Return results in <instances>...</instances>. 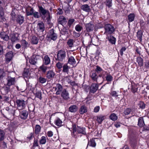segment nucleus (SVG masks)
<instances>
[{"mask_svg": "<svg viewBox=\"0 0 149 149\" xmlns=\"http://www.w3.org/2000/svg\"><path fill=\"white\" fill-rule=\"evenodd\" d=\"M105 4L106 7L109 8H110L112 5V0H106Z\"/></svg>", "mask_w": 149, "mask_h": 149, "instance_id": "nucleus-48", "label": "nucleus"}, {"mask_svg": "<svg viewBox=\"0 0 149 149\" xmlns=\"http://www.w3.org/2000/svg\"><path fill=\"white\" fill-rule=\"evenodd\" d=\"M87 111V107L85 105L81 106L79 109V112L81 114L83 115Z\"/></svg>", "mask_w": 149, "mask_h": 149, "instance_id": "nucleus-31", "label": "nucleus"}, {"mask_svg": "<svg viewBox=\"0 0 149 149\" xmlns=\"http://www.w3.org/2000/svg\"><path fill=\"white\" fill-rule=\"evenodd\" d=\"M38 81L41 84H43L46 82L47 79L42 77H40L38 79Z\"/></svg>", "mask_w": 149, "mask_h": 149, "instance_id": "nucleus-55", "label": "nucleus"}, {"mask_svg": "<svg viewBox=\"0 0 149 149\" xmlns=\"http://www.w3.org/2000/svg\"><path fill=\"white\" fill-rule=\"evenodd\" d=\"M53 89H54L56 91V95H60L61 93L63 91V89L62 86L60 84H57L56 87H53Z\"/></svg>", "mask_w": 149, "mask_h": 149, "instance_id": "nucleus-14", "label": "nucleus"}, {"mask_svg": "<svg viewBox=\"0 0 149 149\" xmlns=\"http://www.w3.org/2000/svg\"><path fill=\"white\" fill-rule=\"evenodd\" d=\"M5 56L6 63H8L9 62V53L8 52L7 53Z\"/></svg>", "mask_w": 149, "mask_h": 149, "instance_id": "nucleus-64", "label": "nucleus"}, {"mask_svg": "<svg viewBox=\"0 0 149 149\" xmlns=\"http://www.w3.org/2000/svg\"><path fill=\"white\" fill-rule=\"evenodd\" d=\"M132 88L131 89V91L133 93H135L137 91L138 88L136 87L133 86L132 84Z\"/></svg>", "mask_w": 149, "mask_h": 149, "instance_id": "nucleus-60", "label": "nucleus"}, {"mask_svg": "<svg viewBox=\"0 0 149 149\" xmlns=\"http://www.w3.org/2000/svg\"><path fill=\"white\" fill-rule=\"evenodd\" d=\"M58 62L56 64V66L60 71L61 70V69L63 66V63H62L63 61H58Z\"/></svg>", "mask_w": 149, "mask_h": 149, "instance_id": "nucleus-47", "label": "nucleus"}, {"mask_svg": "<svg viewBox=\"0 0 149 149\" xmlns=\"http://www.w3.org/2000/svg\"><path fill=\"white\" fill-rule=\"evenodd\" d=\"M24 18L21 15H18L16 19L17 22L20 25L22 24L24 22Z\"/></svg>", "mask_w": 149, "mask_h": 149, "instance_id": "nucleus-36", "label": "nucleus"}, {"mask_svg": "<svg viewBox=\"0 0 149 149\" xmlns=\"http://www.w3.org/2000/svg\"><path fill=\"white\" fill-rule=\"evenodd\" d=\"M45 65V64H42L39 67V71L42 72L43 74L45 73L47 69V67Z\"/></svg>", "mask_w": 149, "mask_h": 149, "instance_id": "nucleus-35", "label": "nucleus"}, {"mask_svg": "<svg viewBox=\"0 0 149 149\" xmlns=\"http://www.w3.org/2000/svg\"><path fill=\"white\" fill-rule=\"evenodd\" d=\"M132 109L129 108H127L125 109L123 113L125 115H128L130 113L132 114Z\"/></svg>", "mask_w": 149, "mask_h": 149, "instance_id": "nucleus-44", "label": "nucleus"}, {"mask_svg": "<svg viewBox=\"0 0 149 149\" xmlns=\"http://www.w3.org/2000/svg\"><path fill=\"white\" fill-rule=\"evenodd\" d=\"M95 138H93L91 139L90 140H89V138L88 137V142L87 146V147L89 146H90L93 147H95L96 145V143L95 141Z\"/></svg>", "mask_w": 149, "mask_h": 149, "instance_id": "nucleus-20", "label": "nucleus"}, {"mask_svg": "<svg viewBox=\"0 0 149 149\" xmlns=\"http://www.w3.org/2000/svg\"><path fill=\"white\" fill-rule=\"evenodd\" d=\"M146 24L145 21L143 20L140 21V26L141 29L142 30L145 29H146Z\"/></svg>", "mask_w": 149, "mask_h": 149, "instance_id": "nucleus-43", "label": "nucleus"}, {"mask_svg": "<svg viewBox=\"0 0 149 149\" xmlns=\"http://www.w3.org/2000/svg\"><path fill=\"white\" fill-rule=\"evenodd\" d=\"M26 82V86L27 88L29 91L32 90V86L31 84L29 83V80H25Z\"/></svg>", "mask_w": 149, "mask_h": 149, "instance_id": "nucleus-58", "label": "nucleus"}, {"mask_svg": "<svg viewBox=\"0 0 149 149\" xmlns=\"http://www.w3.org/2000/svg\"><path fill=\"white\" fill-rule=\"evenodd\" d=\"M83 27L79 24H77L75 27L76 31L79 32H80L83 29Z\"/></svg>", "mask_w": 149, "mask_h": 149, "instance_id": "nucleus-53", "label": "nucleus"}, {"mask_svg": "<svg viewBox=\"0 0 149 149\" xmlns=\"http://www.w3.org/2000/svg\"><path fill=\"white\" fill-rule=\"evenodd\" d=\"M18 37L19 34L17 33H13V34L10 35V37L11 38L10 39L12 42H14L18 40Z\"/></svg>", "mask_w": 149, "mask_h": 149, "instance_id": "nucleus-23", "label": "nucleus"}, {"mask_svg": "<svg viewBox=\"0 0 149 149\" xmlns=\"http://www.w3.org/2000/svg\"><path fill=\"white\" fill-rule=\"evenodd\" d=\"M105 32L104 34L107 36L111 35L115 31V29L112 25L109 24H105L104 26Z\"/></svg>", "mask_w": 149, "mask_h": 149, "instance_id": "nucleus-4", "label": "nucleus"}, {"mask_svg": "<svg viewBox=\"0 0 149 149\" xmlns=\"http://www.w3.org/2000/svg\"><path fill=\"white\" fill-rule=\"evenodd\" d=\"M16 75L15 72L10 71V86L15 84Z\"/></svg>", "mask_w": 149, "mask_h": 149, "instance_id": "nucleus-16", "label": "nucleus"}, {"mask_svg": "<svg viewBox=\"0 0 149 149\" xmlns=\"http://www.w3.org/2000/svg\"><path fill=\"white\" fill-rule=\"evenodd\" d=\"M62 72L63 73L68 74L70 67L68 65L67 63L64 64L63 66Z\"/></svg>", "mask_w": 149, "mask_h": 149, "instance_id": "nucleus-37", "label": "nucleus"}, {"mask_svg": "<svg viewBox=\"0 0 149 149\" xmlns=\"http://www.w3.org/2000/svg\"><path fill=\"white\" fill-rule=\"evenodd\" d=\"M38 39L36 36H34L32 37L31 40V42L32 44H37L38 43Z\"/></svg>", "mask_w": 149, "mask_h": 149, "instance_id": "nucleus-46", "label": "nucleus"}, {"mask_svg": "<svg viewBox=\"0 0 149 149\" xmlns=\"http://www.w3.org/2000/svg\"><path fill=\"white\" fill-rule=\"evenodd\" d=\"M47 139H48L47 136H42L39 141L40 144L41 145L45 144L47 142Z\"/></svg>", "mask_w": 149, "mask_h": 149, "instance_id": "nucleus-34", "label": "nucleus"}, {"mask_svg": "<svg viewBox=\"0 0 149 149\" xmlns=\"http://www.w3.org/2000/svg\"><path fill=\"white\" fill-rule=\"evenodd\" d=\"M21 43L22 48L26 49L29 47V44L28 42L25 40H22L21 41Z\"/></svg>", "mask_w": 149, "mask_h": 149, "instance_id": "nucleus-40", "label": "nucleus"}, {"mask_svg": "<svg viewBox=\"0 0 149 149\" xmlns=\"http://www.w3.org/2000/svg\"><path fill=\"white\" fill-rule=\"evenodd\" d=\"M143 30L141 29H139L136 33V37L137 39L139 40L140 42H141L142 40Z\"/></svg>", "mask_w": 149, "mask_h": 149, "instance_id": "nucleus-21", "label": "nucleus"}, {"mask_svg": "<svg viewBox=\"0 0 149 149\" xmlns=\"http://www.w3.org/2000/svg\"><path fill=\"white\" fill-rule=\"evenodd\" d=\"M146 104L143 102L141 101L139 104V107L142 109H144L145 107Z\"/></svg>", "mask_w": 149, "mask_h": 149, "instance_id": "nucleus-61", "label": "nucleus"}, {"mask_svg": "<svg viewBox=\"0 0 149 149\" xmlns=\"http://www.w3.org/2000/svg\"><path fill=\"white\" fill-rule=\"evenodd\" d=\"M35 97L41 100L42 99V94L40 91L37 92L35 94Z\"/></svg>", "mask_w": 149, "mask_h": 149, "instance_id": "nucleus-57", "label": "nucleus"}, {"mask_svg": "<svg viewBox=\"0 0 149 149\" xmlns=\"http://www.w3.org/2000/svg\"><path fill=\"white\" fill-rule=\"evenodd\" d=\"M37 27L38 30L41 32H43L45 30L44 24L42 22L38 24Z\"/></svg>", "mask_w": 149, "mask_h": 149, "instance_id": "nucleus-30", "label": "nucleus"}, {"mask_svg": "<svg viewBox=\"0 0 149 149\" xmlns=\"http://www.w3.org/2000/svg\"><path fill=\"white\" fill-rule=\"evenodd\" d=\"M16 103L19 109H22L25 107L27 103V100L24 98H20L16 100Z\"/></svg>", "mask_w": 149, "mask_h": 149, "instance_id": "nucleus-5", "label": "nucleus"}, {"mask_svg": "<svg viewBox=\"0 0 149 149\" xmlns=\"http://www.w3.org/2000/svg\"><path fill=\"white\" fill-rule=\"evenodd\" d=\"M34 10L33 8H31L30 9H29L28 10H26V15L27 16H32Z\"/></svg>", "mask_w": 149, "mask_h": 149, "instance_id": "nucleus-45", "label": "nucleus"}, {"mask_svg": "<svg viewBox=\"0 0 149 149\" xmlns=\"http://www.w3.org/2000/svg\"><path fill=\"white\" fill-rule=\"evenodd\" d=\"M78 109V107L76 105H71L68 108V111L72 113H75Z\"/></svg>", "mask_w": 149, "mask_h": 149, "instance_id": "nucleus-25", "label": "nucleus"}, {"mask_svg": "<svg viewBox=\"0 0 149 149\" xmlns=\"http://www.w3.org/2000/svg\"><path fill=\"white\" fill-rule=\"evenodd\" d=\"M104 73L106 75L105 80L107 81L106 84H111V81L113 80V77L107 71H104L102 72V74Z\"/></svg>", "mask_w": 149, "mask_h": 149, "instance_id": "nucleus-15", "label": "nucleus"}, {"mask_svg": "<svg viewBox=\"0 0 149 149\" xmlns=\"http://www.w3.org/2000/svg\"><path fill=\"white\" fill-rule=\"evenodd\" d=\"M73 41L74 40L71 39H69L68 40L67 44L70 47H73Z\"/></svg>", "mask_w": 149, "mask_h": 149, "instance_id": "nucleus-54", "label": "nucleus"}, {"mask_svg": "<svg viewBox=\"0 0 149 149\" xmlns=\"http://www.w3.org/2000/svg\"><path fill=\"white\" fill-rule=\"evenodd\" d=\"M75 21V19L74 18H70L68 20V23L67 25L68 26L69 28L71 27L72 25L73 24Z\"/></svg>", "mask_w": 149, "mask_h": 149, "instance_id": "nucleus-49", "label": "nucleus"}, {"mask_svg": "<svg viewBox=\"0 0 149 149\" xmlns=\"http://www.w3.org/2000/svg\"><path fill=\"white\" fill-rule=\"evenodd\" d=\"M29 70L28 69L25 68L22 73L23 76L24 77L27 78L28 77H29Z\"/></svg>", "mask_w": 149, "mask_h": 149, "instance_id": "nucleus-41", "label": "nucleus"}, {"mask_svg": "<svg viewBox=\"0 0 149 149\" xmlns=\"http://www.w3.org/2000/svg\"><path fill=\"white\" fill-rule=\"evenodd\" d=\"M143 59L141 56H138L136 58V61L139 66L141 68L143 65Z\"/></svg>", "mask_w": 149, "mask_h": 149, "instance_id": "nucleus-32", "label": "nucleus"}, {"mask_svg": "<svg viewBox=\"0 0 149 149\" xmlns=\"http://www.w3.org/2000/svg\"><path fill=\"white\" fill-rule=\"evenodd\" d=\"M56 57H55V60L57 61H63L65 59L66 57V53L65 50L61 49L56 52Z\"/></svg>", "mask_w": 149, "mask_h": 149, "instance_id": "nucleus-3", "label": "nucleus"}, {"mask_svg": "<svg viewBox=\"0 0 149 149\" xmlns=\"http://www.w3.org/2000/svg\"><path fill=\"white\" fill-rule=\"evenodd\" d=\"M54 123L56 125L59 127H61L63 125L62 124L63 123L62 121L58 117L57 118L54 120Z\"/></svg>", "mask_w": 149, "mask_h": 149, "instance_id": "nucleus-38", "label": "nucleus"}, {"mask_svg": "<svg viewBox=\"0 0 149 149\" xmlns=\"http://www.w3.org/2000/svg\"><path fill=\"white\" fill-rule=\"evenodd\" d=\"M109 118L113 121H115L117 119L118 117L115 113H112L110 116Z\"/></svg>", "mask_w": 149, "mask_h": 149, "instance_id": "nucleus-50", "label": "nucleus"}, {"mask_svg": "<svg viewBox=\"0 0 149 149\" xmlns=\"http://www.w3.org/2000/svg\"><path fill=\"white\" fill-rule=\"evenodd\" d=\"M138 125L139 127H142L145 125V124L144 120L143 117H140L138 119Z\"/></svg>", "mask_w": 149, "mask_h": 149, "instance_id": "nucleus-26", "label": "nucleus"}, {"mask_svg": "<svg viewBox=\"0 0 149 149\" xmlns=\"http://www.w3.org/2000/svg\"><path fill=\"white\" fill-rule=\"evenodd\" d=\"M105 118V116L100 115L97 116L96 121L99 124H101Z\"/></svg>", "mask_w": 149, "mask_h": 149, "instance_id": "nucleus-28", "label": "nucleus"}, {"mask_svg": "<svg viewBox=\"0 0 149 149\" xmlns=\"http://www.w3.org/2000/svg\"><path fill=\"white\" fill-rule=\"evenodd\" d=\"M110 95L113 97H117L118 96L117 93L115 91H111Z\"/></svg>", "mask_w": 149, "mask_h": 149, "instance_id": "nucleus-59", "label": "nucleus"}, {"mask_svg": "<svg viewBox=\"0 0 149 149\" xmlns=\"http://www.w3.org/2000/svg\"><path fill=\"white\" fill-rule=\"evenodd\" d=\"M41 130V127L38 125H36L35 128V130L34 131V133L36 135H38Z\"/></svg>", "mask_w": 149, "mask_h": 149, "instance_id": "nucleus-33", "label": "nucleus"}, {"mask_svg": "<svg viewBox=\"0 0 149 149\" xmlns=\"http://www.w3.org/2000/svg\"><path fill=\"white\" fill-rule=\"evenodd\" d=\"M46 38L48 40H52L55 41L56 40L57 35L54 32L53 29H51L49 31L46 36Z\"/></svg>", "mask_w": 149, "mask_h": 149, "instance_id": "nucleus-6", "label": "nucleus"}, {"mask_svg": "<svg viewBox=\"0 0 149 149\" xmlns=\"http://www.w3.org/2000/svg\"><path fill=\"white\" fill-rule=\"evenodd\" d=\"M40 56L38 55H33L29 59V63L33 65H36L37 63L38 60L39 59Z\"/></svg>", "mask_w": 149, "mask_h": 149, "instance_id": "nucleus-11", "label": "nucleus"}, {"mask_svg": "<svg viewBox=\"0 0 149 149\" xmlns=\"http://www.w3.org/2000/svg\"><path fill=\"white\" fill-rule=\"evenodd\" d=\"M135 17V14L134 13H130L127 16V19L128 21L130 22H132L134 21Z\"/></svg>", "mask_w": 149, "mask_h": 149, "instance_id": "nucleus-39", "label": "nucleus"}, {"mask_svg": "<svg viewBox=\"0 0 149 149\" xmlns=\"http://www.w3.org/2000/svg\"><path fill=\"white\" fill-rule=\"evenodd\" d=\"M38 11L42 19H44L45 17V15L46 14H48L50 13L49 11L45 9L42 6L38 5Z\"/></svg>", "mask_w": 149, "mask_h": 149, "instance_id": "nucleus-7", "label": "nucleus"}, {"mask_svg": "<svg viewBox=\"0 0 149 149\" xmlns=\"http://www.w3.org/2000/svg\"><path fill=\"white\" fill-rule=\"evenodd\" d=\"M96 68L95 69V72H96L97 73L100 74V72L102 71L103 72L104 71L103 69L98 65H96Z\"/></svg>", "mask_w": 149, "mask_h": 149, "instance_id": "nucleus-52", "label": "nucleus"}, {"mask_svg": "<svg viewBox=\"0 0 149 149\" xmlns=\"http://www.w3.org/2000/svg\"><path fill=\"white\" fill-rule=\"evenodd\" d=\"M39 146L38 139L36 138H34L33 143V146L34 147Z\"/></svg>", "mask_w": 149, "mask_h": 149, "instance_id": "nucleus-56", "label": "nucleus"}, {"mask_svg": "<svg viewBox=\"0 0 149 149\" xmlns=\"http://www.w3.org/2000/svg\"><path fill=\"white\" fill-rule=\"evenodd\" d=\"M80 8L83 11L88 13H89L91 10L90 6L87 4H85L82 5Z\"/></svg>", "mask_w": 149, "mask_h": 149, "instance_id": "nucleus-22", "label": "nucleus"}, {"mask_svg": "<svg viewBox=\"0 0 149 149\" xmlns=\"http://www.w3.org/2000/svg\"><path fill=\"white\" fill-rule=\"evenodd\" d=\"M58 23L63 26L65 25L67 22L66 19L63 15L60 16L57 20Z\"/></svg>", "mask_w": 149, "mask_h": 149, "instance_id": "nucleus-18", "label": "nucleus"}, {"mask_svg": "<svg viewBox=\"0 0 149 149\" xmlns=\"http://www.w3.org/2000/svg\"><path fill=\"white\" fill-rule=\"evenodd\" d=\"M130 130L128 135V140L129 145L132 149H137L139 143L137 135Z\"/></svg>", "mask_w": 149, "mask_h": 149, "instance_id": "nucleus-1", "label": "nucleus"}, {"mask_svg": "<svg viewBox=\"0 0 149 149\" xmlns=\"http://www.w3.org/2000/svg\"><path fill=\"white\" fill-rule=\"evenodd\" d=\"M106 39H107L109 42L112 45L115 44L116 42V38L112 35L107 36Z\"/></svg>", "mask_w": 149, "mask_h": 149, "instance_id": "nucleus-19", "label": "nucleus"}, {"mask_svg": "<svg viewBox=\"0 0 149 149\" xmlns=\"http://www.w3.org/2000/svg\"><path fill=\"white\" fill-rule=\"evenodd\" d=\"M43 64L45 65H49L50 63V59L49 57L47 55H45L44 58H43Z\"/></svg>", "mask_w": 149, "mask_h": 149, "instance_id": "nucleus-27", "label": "nucleus"}, {"mask_svg": "<svg viewBox=\"0 0 149 149\" xmlns=\"http://www.w3.org/2000/svg\"><path fill=\"white\" fill-rule=\"evenodd\" d=\"M71 131V136L72 137L75 139L78 138V134H82V135H86L87 133L86 132V128L85 127H81L77 126L74 123H72V128Z\"/></svg>", "mask_w": 149, "mask_h": 149, "instance_id": "nucleus-2", "label": "nucleus"}, {"mask_svg": "<svg viewBox=\"0 0 149 149\" xmlns=\"http://www.w3.org/2000/svg\"><path fill=\"white\" fill-rule=\"evenodd\" d=\"M99 84L97 83H93L91 85L89 89V93L91 94L95 93L98 90Z\"/></svg>", "mask_w": 149, "mask_h": 149, "instance_id": "nucleus-10", "label": "nucleus"}, {"mask_svg": "<svg viewBox=\"0 0 149 149\" xmlns=\"http://www.w3.org/2000/svg\"><path fill=\"white\" fill-rule=\"evenodd\" d=\"M126 48L125 47H123L120 50V55L122 56L123 54V52L126 50Z\"/></svg>", "mask_w": 149, "mask_h": 149, "instance_id": "nucleus-62", "label": "nucleus"}, {"mask_svg": "<svg viewBox=\"0 0 149 149\" xmlns=\"http://www.w3.org/2000/svg\"><path fill=\"white\" fill-rule=\"evenodd\" d=\"M11 117L13 119L12 120L10 119V127H12L13 129H16L18 125V122L14 117V115H12Z\"/></svg>", "mask_w": 149, "mask_h": 149, "instance_id": "nucleus-13", "label": "nucleus"}, {"mask_svg": "<svg viewBox=\"0 0 149 149\" xmlns=\"http://www.w3.org/2000/svg\"><path fill=\"white\" fill-rule=\"evenodd\" d=\"M76 61L74 57L72 56L68 57L67 63L74 65L76 64Z\"/></svg>", "mask_w": 149, "mask_h": 149, "instance_id": "nucleus-24", "label": "nucleus"}, {"mask_svg": "<svg viewBox=\"0 0 149 149\" xmlns=\"http://www.w3.org/2000/svg\"><path fill=\"white\" fill-rule=\"evenodd\" d=\"M4 133L3 131L0 130V140L2 141L4 139Z\"/></svg>", "mask_w": 149, "mask_h": 149, "instance_id": "nucleus-63", "label": "nucleus"}, {"mask_svg": "<svg viewBox=\"0 0 149 149\" xmlns=\"http://www.w3.org/2000/svg\"><path fill=\"white\" fill-rule=\"evenodd\" d=\"M35 18L38 19L41 17L39 12H37L34 10V12L32 15Z\"/></svg>", "mask_w": 149, "mask_h": 149, "instance_id": "nucleus-51", "label": "nucleus"}, {"mask_svg": "<svg viewBox=\"0 0 149 149\" xmlns=\"http://www.w3.org/2000/svg\"><path fill=\"white\" fill-rule=\"evenodd\" d=\"M102 75L101 74H99L96 72H92L90 74V77L91 80L94 82L98 83V80L99 78H101Z\"/></svg>", "mask_w": 149, "mask_h": 149, "instance_id": "nucleus-8", "label": "nucleus"}, {"mask_svg": "<svg viewBox=\"0 0 149 149\" xmlns=\"http://www.w3.org/2000/svg\"><path fill=\"white\" fill-rule=\"evenodd\" d=\"M55 75V73L52 70H49L47 71L46 74L47 77L48 79H51L54 78Z\"/></svg>", "mask_w": 149, "mask_h": 149, "instance_id": "nucleus-29", "label": "nucleus"}, {"mask_svg": "<svg viewBox=\"0 0 149 149\" xmlns=\"http://www.w3.org/2000/svg\"><path fill=\"white\" fill-rule=\"evenodd\" d=\"M62 99L65 100L70 99V94L66 88H64L63 91L60 94Z\"/></svg>", "mask_w": 149, "mask_h": 149, "instance_id": "nucleus-12", "label": "nucleus"}, {"mask_svg": "<svg viewBox=\"0 0 149 149\" xmlns=\"http://www.w3.org/2000/svg\"><path fill=\"white\" fill-rule=\"evenodd\" d=\"M85 26L87 32H90L93 31L94 28V25L92 22L86 24Z\"/></svg>", "mask_w": 149, "mask_h": 149, "instance_id": "nucleus-17", "label": "nucleus"}, {"mask_svg": "<svg viewBox=\"0 0 149 149\" xmlns=\"http://www.w3.org/2000/svg\"><path fill=\"white\" fill-rule=\"evenodd\" d=\"M19 116L21 119L23 120H25L28 117L29 112L26 110L19 109Z\"/></svg>", "mask_w": 149, "mask_h": 149, "instance_id": "nucleus-9", "label": "nucleus"}, {"mask_svg": "<svg viewBox=\"0 0 149 149\" xmlns=\"http://www.w3.org/2000/svg\"><path fill=\"white\" fill-rule=\"evenodd\" d=\"M63 10L65 12V15H70L71 10V5L68 6L66 7Z\"/></svg>", "mask_w": 149, "mask_h": 149, "instance_id": "nucleus-42", "label": "nucleus"}]
</instances>
